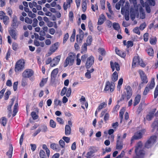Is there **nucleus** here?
Instances as JSON below:
<instances>
[{"mask_svg": "<svg viewBox=\"0 0 158 158\" xmlns=\"http://www.w3.org/2000/svg\"><path fill=\"white\" fill-rule=\"evenodd\" d=\"M110 64L112 72H114V71L115 68L117 71H119L120 70V65L118 62H115L114 63L112 61H110Z\"/></svg>", "mask_w": 158, "mask_h": 158, "instance_id": "2eb2a0df", "label": "nucleus"}, {"mask_svg": "<svg viewBox=\"0 0 158 158\" xmlns=\"http://www.w3.org/2000/svg\"><path fill=\"white\" fill-rule=\"evenodd\" d=\"M140 58L138 56H135L133 59L132 63V67L134 68L135 67V65L137 63H138Z\"/></svg>", "mask_w": 158, "mask_h": 158, "instance_id": "4be33fe9", "label": "nucleus"}, {"mask_svg": "<svg viewBox=\"0 0 158 158\" xmlns=\"http://www.w3.org/2000/svg\"><path fill=\"white\" fill-rule=\"evenodd\" d=\"M154 112L152 111L149 113V114L147 115L146 118L147 120L150 121L152 120L153 117Z\"/></svg>", "mask_w": 158, "mask_h": 158, "instance_id": "72a5a7b5", "label": "nucleus"}, {"mask_svg": "<svg viewBox=\"0 0 158 158\" xmlns=\"http://www.w3.org/2000/svg\"><path fill=\"white\" fill-rule=\"evenodd\" d=\"M118 74L117 72L115 71L112 74L111 77V79L112 81L113 82H115L118 80Z\"/></svg>", "mask_w": 158, "mask_h": 158, "instance_id": "b1692460", "label": "nucleus"}, {"mask_svg": "<svg viewBox=\"0 0 158 158\" xmlns=\"http://www.w3.org/2000/svg\"><path fill=\"white\" fill-rule=\"evenodd\" d=\"M156 127H157V131H158V120H155L152 125V127L153 128L152 130V132L154 131Z\"/></svg>", "mask_w": 158, "mask_h": 158, "instance_id": "c9c22d12", "label": "nucleus"}, {"mask_svg": "<svg viewBox=\"0 0 158 158\" xmlns=\"http://www.w3.org/2000/svg\"><path fill=\"white\" fill-rule=\"evenodd\" d=\"M69 38V34L68 33H67L64 36L63 41V44H64L66 43L68 40V39Z\"/></svg>", "mask_w": 158, "mask_h": 158, "instance_id": "a18cd8bd", "label": "nucleus"}, {"mask_svg": "<svg viewBox=\"0 0 158 158\" xmlns=\"http://www.w3.org/2000/svg\"><path fill=\"white\" fill-rule=\"evenodd\" d=\"M81 6L82 11L85 12L87 8V5L86 0H82L81 3Z\"/></svg>", "mask_w": 158, "mask_h": 158, "instance_id": "c85d7f7f", "label": "nucleus"}, {"mask_svg": "<svg viewBox=\"0 0 158 158\" xmlns=\"http://www.w3.org/2000/svg\"><path fill=\"white\" fill-rule=\"evenodd\" d=\"M139 12L141 18L142 19H144L145 17V14L144 10L142 8H140Z\"/></svg>", "mask_w": 158, "mask_h": 158, "instance_id": "4c0bfd02", "label": "nucleus"}, {"mask_svg": "<svg viewBox=\"0 0 158 158\" xmlns=\"http://www.w3.org/2000/svg\"><path fill=\"white\" fill-rule=\"evenodd\" d=\"M34 74V71L31 69H27L25 70L22 74V77L24 78H29L30 80L32 81L34 79L30 78Z\"/></svg>", "mask_w": 158, "mask_h": 158, "instance_id": "423d86ee", "label": "nucleus"}, {"mask_svg": "<svg viewBox=\"0 0 158 158\" xmlns=\"http://www.w3.org/2000/svg\"><path fill=\"white\" fill-rule=\"evenodd\" d=\"M121 137L120 136H117V143L116 147V148L118 150H121L123 148V139H120Z\"/></svg>", "mask_w": 158, "mask_h": 158, "instance_id": "4468645a", "label": "nucleus"}, {"mask_svg": "<svg viewBox=\"0 0 158 158\" xmlns=\"http://www.w3.org/2000/svg\"><path fill=\"white\" fill-rule=\"evenodd\" d=\"M31 115L34 120L37 119L39 118V116L36 114V112L35 111H32L31 113Z\"/></svg>", "mask_w": 158, "mask_h": 158, "instance_id": "37998d69", "label": "nucleus"}, {"mask_svg": "<svg viewBox=\"0 0 158 158\" xmlns=\"http://www.w3.org/2000/svg\"><path fill=\"white\" fill-rule=\"evenodd\" d=\"M0 19L2 20L4 24L6 25L9 23L10 19L9 17L7 15H6V13L3 11H0Z\"/></svg>", "mask_w": 158, "mask_h": 158, "instance_id": "1a4fd4ad", "label": "nucleus"}, {"mask_svg": "<svg viewBox=\"0 0 158 158\" xmlns=\"http://www.w3.org/2000/svg\"><path fill=\"white\" fill-rule=\"evenodd\" d=\"M11 94V92L10 90L7 91L5 93L4 95V99L5 100H7L9 97V96Z\"/></svg>", "mask_w": 158, "mask_h": 158, "instance_id": "864d4df0", "label": "nucleus"}, {"mask_svg": "<svg viewBox=\"0 0 158 158\" xmlns=\"http://www.w3.org/2000/svg\"><path fill=\"white\" fill-rule=\"evenodd\" d=\"M42 148L45 150L47 156L48 158L50 155V151L48 148L47 145L45 144H43L42 146Z\"/></svg>", "mask_w": 158, "mask_h": 158, "instance_id": "f704fd0d", "label": "nucleus"}, {"mask_svg": "<svg viewBox=\"0 0 158 158\" xmlns=\"http://www.w3.org/2000/svg\"><path fill=\"white\" fill-rule=\"evenodd\" d=\"M142 143L141 141L137 143L135 149L136 156L134 158H143L144 157L145 152L142 149Z\"/></svg>", "mask_w": 158, "mask_h": 158, "instance_id": "f257e3e1", "label": "nucleus"}, {"mask_svg": "<svg viewBox=\"0 0 158 158\" xmlns=\"http://www.w3.org/2000/svg\"><path fill=\"white\" fill-rule=\"evenodd\" d=\"M61 58L60 56H58L56 57H55L53 59V62L56 63V64H58V63L59 62L60 59Z\"/></svg>", "mask_w": 158, "mask_h": 158, "instance_id": "3c124183", "label": "nucleus"}, {"mask_svg": "<svg viewBox=\"0 0 158 158\" xmlns=\"http://www.w3.org/2000/svg\"><path fill=\"white\" fill-rule=\"evenodd\" d=\"M59 143L60 146L62 148H64L65 146V143L64 141L62 139H60L59 141Z\"/></svg>", "mask_w": 158, "mask_h": 158, "instance_id": "bf43d9fd", "label": "nucleus"}, {"mask_svg": "<svg viewBox=\"0 0 158 158\" xmlns=\"http://www.w3.org/2000/svg\"><path fill=\"white\" fill-rule=\"evenodd\" d=\"M110 115L108 113H106L104 117V120L105 123H107V121L109 119Z\"/></svg>", "mask_w": 158, "mask_h": 158, "instance_id": "680f3d73", "label": "nucleus"}, {"mask_svg": "<svg viewBox=\"0 0 158 158\" xmlns=\"http://www.w3.org/2000/svg\"><path fill=\"white\" fill-rule=\"evenodd\" d=\"M113 27L114 29L117 31H118L120 29V27L119 24L116 23H114L113 24Z\"/></svg>", "mask_w": 158, "mask_h": 158, "instance_id": "79ce46f5", "label": "nucleus"}, {"mask_svg": "<svg viewBox=\"0 0 158 158\" xmlns=\"http://www.w3.org/2000/svg\"><path fill=\"white\" fill-rule=\"evenodd\" d=\"M130 17L132 20H134L135 17V12L134 11L132 12V10H130Z\"/></svg>", "mask_w": 158, "mask_h": 158, "instance_id": "0e129e2a", "label": "nucleus"}, {"mask_svg": "<svg viewBox=\"0 0 158 158\" xmlns=\"http://www.w3.org/2000/svg\"><path fill=\"white\" fill-rule=\"evenodd\" d=\"M20 23V22H12L11 26L14 29H16L18 28L19 25Z\"/></svg>", "mask_w": 158, "mask_h": 158, "instance_id": "8fccbe9b", "label": "nucleus"}, {"mask_svg": "<svg viewBox=\"0 0 158 158\" xmlns=\"http://www.w3.org/2000/svg\"><path fill=\"white\" fill-rule=\"evenodd\" d=\"M141 80H142V84L147 83L148 81L147 76L145 74L144 72L141 70H139V71Z\"/></svg>", "mask_w": 158, "mask_h": 158, "instance_id": "ddd939ff", "label": "nucleus"}, {"mask_svg": "<svg viewBox=\"0 0 158 158\" xmlns=\"http://www.w3.org/2000/svg\"><path fill=\"white\" fill-rule=\"evenodd\" d=\"M155 85V79L153 77L152 78L150 82L148 83L146 86L143 92V95H147L149 91L153 88Z\"/></svg>", "mask_w": 158, "mask_h": 158, "instance_id": "39448f33", "label": "nucleus"}, {"mask_svg": "<svg viewBox=\"0 0 158 158\" xmlns=\"http://www.w3.org/2000/svg\"><path fill=\"white\" fill-rule=\"evenodd\" d=\"M47 81V78H43L40 84V85L41 87H43Z\"/></svg>", "mask_w": 158, "mask_h": 158, "instance_id": "de8ad7c7", "label": "nucleus"}, {"mask_svg": "<svg viewBox=\"0 0 158 158\" xmlns=\"http://www.w3.org/2000/svg\"><path fill=\"white\" fill-rule=\"evenodd\" d=\"M67 88L66 87H64L62 89L61 93L60 95L61 96H63L65 94L67 97H70L71 93V89L70 87L67 90Z\"/></svg>", "mask_w": 158, "mask_h": 158, "instance_id": "f8f14e48", "label": "nucleus"}, {"mask_svg": "<svg viewBox=\"0 0 158 158\" xmlns=\"http://www.w3.org/2000/svg\"><path fill=\"white\" fill-rule=\"evenodd\" d=\"M71 133L70 126L68 125H66L65 127V134L66 135H70Z\"/></svg>", "mask_w": 158, "mask_h": 158, "instance_id": "a878e982", "label": "nucleus"}, {"mask_svg": "<svg viewBox=\"0 0 158 158\" xmlns=\"http://www.w3.org/2000/svg\"><path fill=\"white\" fill-rule=\"evenodd\" d=\"M107 106V103L105 102H103L101 103L99 105L97 108V111H100L103 108H105Z\"/></svg>", "mask_w": 158, "mask_h": 158, "instance_id": "7c9ffc66", "label": "nucleus"}, {"mask_svg": "<svg viewBox=\"0 0 158 158\" xmlns=\"http://www.w3.org/2000/svg\"><path fill=\"white\" fill-rule=\"evenodd\" d=\"M114 86L115 84L114 82L112 81L110 82L109 81H107L106 83L104 90L106 91L110 90V92H112L114 90Z\"/></svg>", "mask_w": 158, "mask_h": 158, "instance_id": "6e6552de", "label": "nucleus"}, {"mask_svg": "<svg viewBox=\"0 0 158 158\" xmlns=\"http://www.w3.org/2000/svg\"><path fill=\"white\" fill-rule=\"evenodd\" d=\"M58 72V68H56L53 69L52 72L51 76L52 79L55 78Z\"/></svg>", "mask_w": 158, "mask_h": 158, "instance_id": "393cba45", "label": "nucleus"}, {"mask_svg": "<svg viewBox=\"0 0 158 158\" xmlns=\"http://www.w3.org/2000/svg\"><path fill=\"white\" fill-rule=\"evenodd\" d=\"M105 2L106 0H100L101 8L102 10H104L105 9Z\"/></svg>", "mask_w": 158, "mask_h": 158, "instance_id": "c03bdc74", "label": "nucleus"}, {"mask_svg": "<svg viewBox=\"0 0 158 158\" xmlns=\"http://www.w3.org/2000/svg\"><path fill=\"white\" fill-rule=\"evenodd\" d=\"M50 148L56 152H59L60 150V148L59 144L55 143H52L50 145Z\"/></svg>", "mask_w": 158, "mask_h": 158, "instance_id": "f3484780", "label": "nucleus"}, {"mask_svg": "<svg viewBox=\"0 0 158 158\" xmlns=\"http://www.w3.org/2000/svg\"><path fill=\"white\" fill-rule=\"evenodd\" d=\"M106 19V17L105 15L103 14H102L100 15L98 22V25H101L102 24Z\"/></svg>", "mask_w": 158, "mask_h": 158, "instance_id": "aec40b11", "label": "nucleus"}, {"mask_svg": "<svg viewBox=\"0 0 158 158\" xmlns=\"http://www.w3.org/2000/svg\"><path fill=\"white\" fill-rule=\"evenodd\" d=\"M133 32L139 35L140 34V32L139 31L138 27H135L133 30Z\"/></svg>", "mask_w": 158, "mask_h": 158, "instance_id": "69168bd1", "label": "nucleus"}, {"mask_svg": "<svg viewBox=\"0 0 158 158\" xmlns=\"http://www.w3.org/2000/svg\"><path fill=\"white\" fill-rule=\"evenodd\" d=\"M56 121L60 124H63L64 123L63 120L61 118L57 117L56 118Z\"/></svg>", "mask_w": 158, "mask_h": 158, "instance_id": "774afa93", "label": "nucleus"}, {"mask_svg": "<svg viewBox=\"0 0 158 158\" xmlns=\"http://www.w3.org/2000/svg\"><path fill=\"white\" fill-rule=\"evenodd\" d=\"M84 38L83 34H79L76 36V40L78 43L80 44L82 42Z\"/></svg>", "mask_w": 158, "mask_h": 158, "instance_id": "412c9836", "label": "nucleus"}, {"mask_svg": "<svg viewBox=\"0 0 158 158\" xmlns=\"http://www.w3.org/2000/svg\"><path fill=\"white\" fill-rule=\"evenodd\" d=\"M13 151V148L12 145H11L9 148L8 151L6 153V155L8 156L9 158H11Z\"/></svg>", "mask_w": 158, "mask_h": 158, "instance_id": "cd10ccee", "label": "nucleus"}, {"mask_svg": "<svg viewBox=\"0 0 158 158\" xmlns=\"http://www.w3.org/2000/svg\"><path fill=\"white\" fill-rule=\"evenodd\" d=\"M40 158H46V155L45 152L43 150H40L39 153Z\"/></svg>", "mask_w": 158, "mask_h": 158, "instance_id": "a19ab883", "label": "nucleus"}, {"mask_svg": "<svg viewBox=\"0 0 158 158\" xmlns=\"http://www.w3.org/2000/svg\"><path fill=\"white\" fill-rule=\"evenodd\" d=\"M116 53L118 55L122 58H125L126 56V53L125 52H123L121 51L118 50L116 48L115 49Z\"/></svg>", "mask_w": 158, "mask_h": 158, "instance_id": "5701e85b", "label": "nucleus"}, {"mask_svg": "<svg viewBox=\"0 0 158 158\" xmlns=\"http://www.w3.org/2000/svg\"><path fill=\"white\" fill-rule=\"evenodd\" d=\"M25 62L23 59L18 60L16 63L15 70L16 72H21L24 69L25 67Z\"/></svg>", "mask_w": 158, "mask_h": 158, "instance_id": "20e7f679", "label": "nucleus"}, {"mask_svg": "<svg viewBox=\"0 0 158 158\" xmlns=\"http://www.w3.org/2000/svg\"><path fill=\"white\" fill-rule=\"evenodd\" d=\"M125 89L126 90L121 95V99L123 100L126 98L127 100H129L132 97L133 91L132 88L129 85H126L125 86Z\"/></svg>", "mask_w": 158, "mask_h": 158, "instance_id": "7ed1b4c3", "label": "nucleus"}, {"mask_svg": "<svg viewBox=\"0 0 158 158\" xmlns=\"http://www.w3.org/2000/svg\"><path fill=\"white\" fill-rule=\"evenodd\" d=\"M158 96V85L156 86L154 91V98H156Z\"/></svg>", "mask_w": 158, "mask_h": 158, "instance_id": "4d7b16f0", "label": "nucleus"}, {"mask_svg": "<svg viewBox=\"0 0 158 158\" xmlns=\"http://www.w3.org/2000/svg\"><path fill=\"white\" fill-rule=\"evenodd\" d=\"M91 8L92 10L94 12L96 10H98V8L97 4H96L95 5L92 4Z\"/></svg>", "mask_w": 158, "mask_h": 158, "instance_id": "6e6d98bb", "label": "nucleus"}, {"mask_svg": "<svg viewBox=\"0 0 158 158\" xmlns=\"http://www.w3.org/2000/svg\"><path fill=\"white\" fill-rule=\"evenodd\" d=\"M76 56V54L74 53L70 52L64 62L63 64L64 67H66L68 65L69 66L72 65L74 63Z\"/></svg>", "mask_w": 158, "mask_h": 158, "instance_id": "f03ea898", "label": "nucleus"}, {"mask_svg": "<svg viewBox=\"0 0 158 158\" xmlns=\"http://www.w3.org/2000/svg\"><path fill=\"white\" fill-rule=\"evenodd\" d=\"M27 85V79L26 78H23L21 81V85L23 87H25Z\"/></svg>", "mask_w": 158, "mask_h": 158, "instance_id": "ea45409f", "label": "nucleus"}, {"mask_svg": "<svg viewBox=\"0 0 158 158\" xmlns=\"http://www.w3.org/2000/svg\"><path fill=\"white\" fill-rule=\"evenodd\" d=\"M73 2V0H66V2H64L63 5L64 10L66 11L68 8L71 6V3Z\"/></svg>", "mask_w": 158, "mask_h": 158, "instance_id": "dca6fc26", "label": "nucleus"}, {"mask_svg": "<svg viewBox=\"0 0 158 158\" xmlns=\"http://www.w3.org/2000/svg\"><path fill=\"white\" fill-rule=\"evenodd\" d=\"M50 127L53 128H55L56 127V123L53 119L50 120Z\"/></svg>", "mask_w": 158, "mask_h": 158, "instance_id": "5fc2aeb1", "label": "nucleus"}, {"mask_svg": "<svg viewBox=\"0 0 158 158\" xmlns=\"http://www.w3.org/2000/svg\"><path fill=\"white\" fill-rule=\"evenodd\" d=\"M25 22L27 24H31L32 23V20L28 17H26L25 18Z\"/></svg>", "mask_w": 158, "mask_h": 158, "instance_id": "13d9d810", "label": "nucleus"}, {"mask_svg": "<svg viewBox=\"0 0 158 158\" xmlns=\"http://www.w3.org/2000/svg\"><path fill=\"white\" fill-rule=\"evenodd\" d=\"M141 98V95H140L138 94L136 96L133 102V105L134 106H135L139 103Z\"/></svg>", "mask_w": 158, "mask_h": 158, "instance_id": "6ab92c4d", "label": "nucleus"}, {"mask_svg": "<svg viewBox=\"0 0 158 158\" xmlns=\"http://www.w3.org/2000/svg\"><path fill=\"white\" fill-rule=\"evenodd\" d=\"M9 33L12 37V38L14 40L17 39L16 34L15 31L13 29H11L9 31Z\"/></svg>", "mask_w": 158, "mask_h": 158, "instance_id": "bb28decb", "label": "nucleus"}, {"mask_svg": "<svg viewBox=\"0 0 158 158\" xmlns=\"http://www.w3.org/2000/svg\"><path fill=\"white\" fill-rule=\"evenodd\" d=\"M148 54L150 56H154V52L153 49L152 47L148 48L147 50Z\"/></svg>", "mask_w": 158, "mask_h": 158, "instance_id": "473e14b6", "label": "nucleus"}, {"mask_svg": "<svg viewBox=\"0 0 158 158\" xmlns=\"http://www.w3.org/2000/svg\"><path fill=\"white\" fill-rule=\"evenodd\" d=\"M157 40L156 38L151 39L150 40V43L151 44H156Z\"/></svg>", "mask_w": 158, "mask_h": 158, "instance_id": "e2e57ef3", "label": "nucleus"}, {"mask_svg": "<svg viewBox=\"0 0 158 158\" xmlns=\"http://www.w3.org/2000/svg\"><path fill=\"white\" fill-rule=\"evenodd\" d=\"M94 58L92 56H90L88 57L85 64L86 69H89L94 64Z\"/></svg>", "mask_w": 158, "mask_h": 158, "instance_id": "9d476101", "label": "nucleus"}, {"mask_svg": "<svg viewBox=\"0 0 158 158\" xmlns=\"http://www.w3.org/2000/svg\"><path fill=\"white\" fill-rule=\"evenodd\" d=\"M7 119L5 117H2L0 119V123L3 126H5L6 124Z\"/></svg>", "mask_w": 158, "mask_h": 158, "instance_id": "2f4dec72", "label": "nucleus"}, {"mask_svg": "<svg viewBox=\"0 0 158 158\" xmlns=\"http://www.w3.org/2000/svg\"><path fill=\"white\" fill-rule=\"evenodd\" d=\"M12 49L15 51H16L18 48V44L15 42H14L12 44Z\"/></svg>", "mask_w": 158, "mask_h": 158, "instance_id": "052dcab7", "label": "nucleus"}, {"mask_svg": "<svg viewBox=\"0 0 158 158\" xmlns=\"http://www.w3.org/2000/svg\"><path fill=\"white\" fill-rule=\"evenodd\" d=\"M145 132V130L143 129L139 132H137L135 135L132 137L131 139V144L133 143V141L135 139H138L141 138Z\"/></svg>", "mask_w": 158, "mask_h": 158, "instance_id": "9b49d317", "label": "nucleus"}, {"mask_svg": "<svg viewBox=\"0 0 158 158\" xmlns=\"http://www.w3.org/2000/svg\"><path fill=\"white\" fill-rule=\"evenodd\" d=\"M18 103H15L14 106L13 113L12 114V116L13 117H14L16 115L18 111Z\"/></svg>", "mask_w": 158, "mask_h": 158, "instance_id": "c756f323", "label": "nucleus"}, {"mask_svg": "<svg viewBox=\"0 0 158 158\" xmlns=\"http://www.w3.org/2000/svg\"><path fill=\"white\" fill-rule=\"evenodd\" d=\"M125 109L124 108L121 109L119 112V116L122 122L123 118V115L125 112Z\"/></svg>", "mask_w": 158, "mask_h": 158, "instance_id": "58836bf2", "label": "nucleus"}, {"mask_svg": "<svg viewBox=\"0 0 158 158\" xmlns=\"http://www.w3.org/2000/svg\"><path fill=\"white\" fill-rule=\"evenodd\" d=\"M93 39L91 35H89L87 37L86 40V43L88 44V46H90L92 41Z\"/></svg>", "mask_w": 158, "mask_h": 158, "instance_id": "e433bc0d", "label": "nucleus"}, {"mask_svg": "<svg viewBox=\"0 0 158 158\" xmlns=\"http://www.w3.org/2000/svg\"><path fill=\"white\" fill-rule=\"evenodd\" d=\"M157 137L156 135H152L150 137L145 144V147L147 148H151L156 142Z\"/></svg>", "mask_w": 158, "mask_h": 158, "instance_id": "0eeeda50", "label": "nucleus"}, {"mask_svg": "<svg viewBox=\"0 0 158 158\" xmlns=\"http://www.w3.org/2000/svg\"><path fill=\"white\" fill-rule=\"evenodd\" d=\"M54 104L56 106L58 105L61 106V101L58 100L56 98L54 100Z\"/></svg>", "mask_w": 158, "mask_h": 158, "instance_id": "603ef678", "label": "nucleus"}, {"mask_svg": "<svg viewBox=\"0 0 158 158\" xmlns=\"http://www.w3.org/2000/svg\"><path fill=\"white\" fill-rule=\"evenodd\" d=\"M123 82V79L122 78H120L118 80V85H117V88L118 89H119L120 90L121 85H122Z\"/></svg>", "mask_w": 158, "mask_h": 158, "instance_id": "09e8293b", "label": "nucleus"}, {"mask_svg": "<svg viewBox=\"0 0 158 158\" xmlns=\"http://www.w3.org/2000/svg\"><path fill=\"white\" fill-rule=\"evenodd\" d=\"M58 46V43L56 42L52 44L50 47V51L51 52V53L55 52L57 49Z\"/></svg>", "mask_w": 158, "mask_h": 158, "instance_id": "a211bd4d", "label": "nucleus"}, {"mask_svg": "<svg viewBox=\"0 0 158 158\" xmlns=\"http://www.w3.org/2000/svg\"><path fill=\"white\" fill-rule=\"evenodd\" d=\"M99 53L101 54L102 56H104L106 54V52L105 49L102 48H99L98 49Z\"/></svg>", "mask_w": 158, "mask_h": 158, "instance_id": "49530a36", "label": "nucleus"}, {"mask_svg": "<svg viewBox=\"0 0 158 158\" xmlns=\"http://www.w3.org/2000/svg\"><path fill=\"white\" fill-rule=\"evenodd\" d=\"M88 55L86 54H85L82 55L81 56V58L82 61L83 62L85 61L87 58Z\"/></svg>", "mask_w": 158, "mask_h": 158, "instance_id": "338daca9", "label": "nucleus"}]
</instances>
